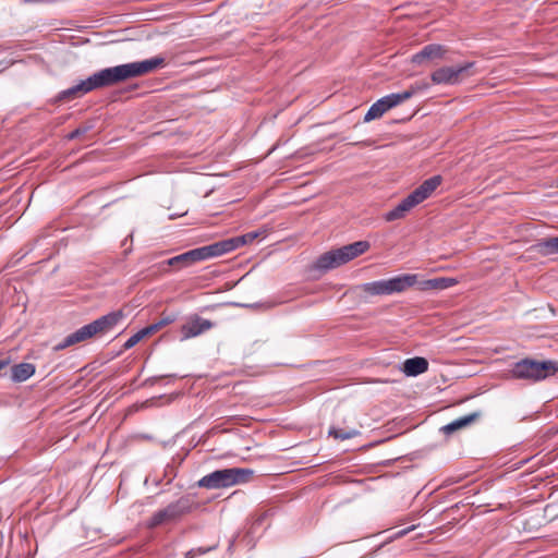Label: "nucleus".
Segmentation results:
<instances>
[{
	"mask_svg": "<svg viewBox=\"0 0 558 558\" xmlns=\"http://www.w3.org/2000/svg\"><path fill=\"white\" fill-rule=\"evenodd\" d=\"M344 264H347V262L341 247H339L336 250L328 251L320 255L317 258L315 266L318 269L329 270Z\"/></svg>",
	"mask_w": 558,
	"mask_h": 558,
	"instance_id": "4468645a",
	"label": "nucleus"
},
{
	"mask_svg": "<svg viewBox=\"0 0 558 558\" xmlns=\"http://www.w3.org/2000/svg\"><path fill=\"white\" fill-rule=\"evenodd\" d=\"M94 90L93 84L90 82V78L87 77L86 80L82 81L81 83L76 84L75 86H72L62 93L59 94L58 99L59 100H72L77 97H81L89 92Z\"/></svg>",
	"mask_w": 558,
	"mask_h": 558,
	"instance_id": "f3484780",
	"label": "nucleus"
},
{
	"mask_svg": "<svg viewBox=\"0 0 558 558\" xmlns=\"http://www.w3.org/2000/svg\"><path fill=\"white\" fill-rule=\"evenodd\" d=\"M92 130V125L89 124H83L78 128H76L74 131H72L71 133H69L66 135V138L68 140H75V138H78L80 136L86 134L88 131Z\"/></svg>",
	"mask_w": 558,
	"mask_h": 558,
	"instance_id": "a878e982",
	"label": "nucleus"
},
{
	"mask_svg": "<svg viewBox=\"0 0 558 558\" xmlns=\"http://www.w3.org/2000/svg\"><path fill=\"white\" fill-rule=\"evenodd\" d=\"M193 507V501L190 497L183 496L175 500L174 502L169 504L166 508L155 512L148 521V527L155 529L159 525L175 522L180 520L183 515L191 512Z\"/></svg>",
	"mask_w": 558,
	"mask_h": 558,
	"instance_id": "423d86ee",
	"label": "nucleus"
},
{
	"mask_svg": "<svg viewBox=\"0 0 558 558\" xmlns=\"http://www.w3.org/2000/svg\"><path fill=\"white\" fill-rule=\"evenodd\" d=\"M160 329H159L157 323H155V324H151V325L141 329L140 332L145 338V337L154 335L155 332H157Z\"/></svg>",
	"mask_w": 558,
	"mask_h": 558,
	"instance_id": "cd10ccee",
	"label": "nucleus"
},
{
	"mask_svg": "<svg viewBox=\"0 0 558 558\" xmlns=\"http://www.w3.org/2000/svg\"><path fill=\"white\" fill-rule=\"evenodd\" d=\"M534 248L542 255H551L558 253V236L547 238L538 241Z\"/></svg>",
	"mask_w": 558,
	"mask_h": 558,
	"instance_id": "4be33fe9",
	"label": "nucleus"
},
{
	"mask_svg": "<svg viewBox=\"0 0 558 558\" xmlns=\"http://www.w3.org/2000/svg\"><path fill=\"white\" fill-rule=\"evenodd\" d=\"M213 327H214L213 322L202 318L198 315H193L181 327L182 339L186 340V339H190L193 337H197V336L202 335L203 332L211 329Z\"/></svg>",
	"mask_w": 558,
	"mask_h": 558,
	"instance_id": "1a4fd4ad",
	"label": "nucleus"
},
{
	"mask_svg": "<svg viewBox=\"0 0 558 558\" xmlns=\"http://www.w3.org/2000/svg\"><path fill=\"white\" fill-rule=\"evenodd\" d=\"M165 59L155 57L141 62H132L100 70L89 76L94 89L109 87L129 78L145 75L163 66Z\"/></svg>",
	"mask_w": 558,
	"mask_h": 558,
	"instance_id": "f257e3e1",
	"label": "nucleus"
},
{
	"mask_svg": "<svg viewBox=\"0 0 558 558\" xmlns=\"http://www.w3.org/2000/svg\"><path fill=\"white\" fill-rule=\"evenodd\" d=\"M174 320H175L174 314L163 315L162 318L159 322H157V325H158L159 329H161L165 326L173 323Z\"/></svg>",
	"mask_w": 558,
	"mask_h": 558,
	"instance_id": "c85d7f7f",
	"label": "nucleus"
},
{
	"mask_svg": "<svg viewBox=\"0 0 558 558\" xmlns=\"http://www.w3.org/2000/svg\"><path fill=\"white\" fill-rule=\"evenodd\" d=\"M417 282V275L405 274L388 280H378L365 283L361 287L362 291L371 295H389L401 293Z\"/></svg>",
	"mask_w": 558,
	"mask_h": 558,
	"instance_id": "20e7f679",
	"label": "nucleus"
},
{
	"mask_svg": "<svg viewBox=\"0 0 558 558\" xmlns=\"http://www.w3.org/2000/svg\"><path fill=\"white\" fill-rule=\"evenodd\" d=\"M252 473L251 470L240 468L216 470L203 476L197 486L206 489L227 488L246 482Z\"/></svg>",
	"mask_w": 558,
	"mask_h": 558,
	"instance_id": "f03ea898",
	"label": "nucleus"
},
{
	"mask_svg": "<svg viewBox=\"0 0 558 558\" xmlns=\"http://www.w3.org/2000/svg\"><path fill=\"white\" fill-rule=\"evenodd\" d=\"M258 235H259V233H257V232H248L246 234L225 239L219 242H220L223 254H227V253H230V252L239 248L240 246H243L247 243H252Z\"/></svg>",
	"mask_w": 558,
	"mask_h": 558,
	"instance_id": "dca6fc26",
	"label": "nucleus"
},
{
	"mask_svg": "<svg viewBox=\"0 0 558 558\" xmlns=\"http://www.w3.org/2000/svg\"><path fill=\"white\" fill-rule=\"evenodd\" d=\"M415 206H417V204L413 201V198L410 195H408L393 209L387 211L384 215V219L387 222H391V221H395V220L402 219Z\"/></svg>",
	"mask_w": 558,
	"mask_h": 558,
	"instance_id": "2eb2a0df",
	"label": "nucleus"
},
{
	"mask_svg": "<svg viewBox=\"0 0 558 558\" xmlns=\"http://www.w3.org/2000/svg\"><path fill=\"white\" fill-rule=\"evenodd\" d=\"M457 283V280L453 278H435L429 279L423 282L424 290H444L450 287H453Z\"/></svg>",
	"mask_w": 558,
	"mask_h": 558,
	"instance_id": "5701e85b",
	"label": "nucleus"
},
{
	"mask_svg": "<svg viewBox=\"0 0 558 558\" xmlns=\"http://www.w3.org/2000/svg\"><path fill=\"white\" fill-rule=\"evenodd\" d=\"M35 369L32 363L15 364L11 368V378L15 383L25 381L35 374Z\"/></svg>",
	"mask_w": 558,
	"mask_h": 558,
	"instance_id": "aec40b11",
	"label": "nucleus"
},
{
	"mask_svg": "<svg viewBox=\"0 0 558 558\" xmlns=\"http://www.w3.org/2000/svg\"><path fill=\"white\" fill-rule=\"evenodd\" d=\"M167 265L174 267L177 269H181V268L189 266L187 260H185V258H184V254H180V255L169 258L167 260Z\"/></svg>",
	"mask_w": 558,
	"mask_h": 558,
	"instance_id": "393cba45",
	"label": "nucleus"
},
{
	"mask_svg": "<svg viewBox=\"0 0 558 558\" xmlns=\"http://www.w3.org/2000/svg\"><path fill=\"white\" fill-rule=\"evenodd\" d=\"M197 553H199V554H204V553H206V550L198 549V550L196 551L195 549H191V550H189V551L185 554V558H194V557L197 555Z\"/></svg>",
	"mask_w": 558,
	"mask_h": 558,
	"instance_id": "c756f323",
	"label": "nucleus"
},
{
	"mask_svg": "<svg viewBox=\"0 0 558 558\" xmlns=\"http://www.w3.org/2000/svg\"><path fill=\"white\" fill-rule=\"evenodd\" d=\"M369 248L371 243L368 241H356L354 243L341 246L347 263L363 255Z\"/></svg>",
	"mask_w": 558,
	"mask_h": 558,
	"instance_id": "6ab92c4d",
	"label": "nucleus"
},
{
	"mask_svg": "<svg viewBox=\"0 0 558 558\" xmlns=\"http://www.w3.org/2000/svg\"><path fill=\"white\" fill-rule=\"evenodd\" d=\"M185 260H187L189 266L196 262L205 260L211 257H217L223 255L220 242H215L209 245H205L202 247H197L191 250L189 252L183 253Z\"/></svg>",
	"mask_w": 558,
	"mask_h": 558,
	"instance_id": "9d476101",
	"label": "nucleus"
},
{
	"mask_svg": "<svg viewBox=\"0 0 558 558\" xmlns=\"http://www.w3.org/2000/svg\"><path fill=\"white\" fill-rule=\"evenodd\" d=\"M125 314L123 310L113 311L107 315H104L96 320L90 323V326L95 332V335H102L110 331L113 327H116L123 318Z\"/></svg>",
	"mask_w": 558,
	"mask_h": 558,
	"instance_id": "9b49d317",
	"label": "nucleus"
},
{
	"mask_svg": "<svg viewBox=\"0 0 558 558\" xmlns=\"http://www.w3.org/2000/svg\"><path fill=\"white\" fill-rule=\"evenodd\" d=\"M441 182L442 178L440 175H434L425 180L409 195L418 205L423 203L425 199H427L433 194V192L441 184Z\"/></svg>",
	"mask_w": 558,
	"mask_h": 558,
	"instance_id": "ddd939ff",
	"label": "nucleus"
},
{
	"mask_svg": "<svg viewBox=\"0 0 558 558\" xmlns=\"http://www.w3.org/2000/svg\"><path fill=\"white\" fill-rule=\"evenodd\" d=\"M474 62H465L456 66H441L432 72L430 80L436 85H457L473 75Z\"/></svg>",
	"mask_w": 558,
	"mask_h": 558,
	"instance_id": "0eeeda50",
	"label": "nucleus"
},
{
	"mask_svg": "<svg viewBox=\"0 0 558 558\" xmlns=\"http://www.w3.org/2000/svg\"><path fill=\"white\" fill-rule=\"evenodd\" d=\"M428 369V362L425 357L415 356L405 360L403 363V372L408 376H417Z\"/></svg>",
	"mask_w": 558,
	"mask_h": 558,
	"instance_id": "a211bd4d",
	"label": "nucleus"
},
{
	"mask_svg": "<svg viewBox=\"0 0 558 558\" xmlns=\"http://www.w3.org/2000/svg\"><path fill=\"white\" fill-rule=\"evenodd\" d=\"M142 339H144V337L141 335L140 331H137L136 333H134L132 337H130L125 343L123 344V348L125 350H129L131 348H133L135 344H137Z\"/></svg>",
	"mask_w": 558,
	"mask_h": 558,
	"instance_id": "bb28decb",
	"label": "nucleus"
},
{
	"mask_svg": "<svg viewBox=\"0 0 558 558\" xmlns=\"http://www.w3.org/2000/svg\"><path fill=\"white\" fill-rule=\"evenodd\" d=\"M447 52L448 48L446 46L439 44H429L413 54L411 62L416 65H422L426 62L444 60Z\"/></svg>",
	"mask_w": 558,
	"mask_h": 558,
	"instance_id": "6e6552de",
	"label": "nucleus"
},
{
	"mask_svg": "<svg viewBox=\"0 0 558 558\" xmlns=\"http://www.w3.org/2000/svg\"><path fill=\"white\" fill-rule=\"evenodd\" d=\"M557 371V362H538L531 359H524L513 365L511 375L517 379H529L537 381L554 375Z\"/></svg>",
	"mask_w": 558,
	"mask_h": 558,
	"instance_id": "7ed1b4c3",
	"label": "nucleus"
},
{
	"mask_svg": "<svg viewBox=\"0 0 558 558\" xmlns=\"http://www.w3.org/2000/svg\"><path fill=\"white\" fill-rule=\"evenodd\" d=\"M166 377H169V376L168 375H162V376L151 377V378L146 380V384L149 383V384L153 385V384L157 383L159 379L166 378Z\"/></svg>",
	"mask_w": 558,
	"mask_h": 558,
	"instance_id": "7c9ffc66",
	"label": "nucleus"
},
{
	"mask_svg": "<svg viewBox=\"0 0 558 558\" xmlns=\"http://www.w3.org/2000/svg\"><path fill=\"white\" fill-rule=\"evenodd\" d=\"M95 336L96 335H95L90 324H87V325L81 327L80 329H77L76 331H74L73 333L66 336L63 339V341H61L60 343H58L53 347V350L54 351L64 350V349L72 347L76 343L86 341Z\"/></svg>",
	"mask_w": 558,
	"mask_h": 558,
	"instance_id": "f8f14e48",
	"label": "nucleus"
},
{
	"mask_svg": "<svg viewBox=\"0 0 558 558\" xmlns=\"http://www.w3.org/2000/svg\"><path fill=\"white\" fill-rule=\"evenodd\" d=\"M423 88H424V86L414 84V85H411L409 87V89H407L402 93L390 94V95H387V96L378 99L376 102H374L371 106V108L364 116V122H369L372 120L383 117L388 110H390L391 108L410 99L413 95H415L417 92H420Z\"/></svg>",
	"mask_w": 558,
	"mask_h": 558,
	"instance_id": "39448f33",
	"label": "nucleus"
},
{
	"mask_svg": "<svg viewBox=\"0 0 558 558\" xmlns=\"http://www.w3.org/2000/svg\"><path fill=\"white\" fill-rule=\"evenodd\" d=\"M480 414L478 413H471L469 415H465L463 417H459L454 421H452L451 423L445 425L441 430L445 433V434H452L453 432L456 430H459L463 427H466L468 425L472 424L473 422H475L477 418H478Z\"/></svg>",
	"mask_w": 558,
	"mask_h": 558,
	"instance_id": "412c9836",
	"label": "nucleus"
},
{
	"mask_svg": "<svg viewBox=\"0 0 558 558\" xmlns=\"http://www.w3.org/2000/svg\"><path fill=\"white\" fill-rule=\"evenodd\" d=\"M329 435L336 439L345 440V439H351V438L357 436L359 432L355 429H342V428L331 427L329 429Z\"/></svg>",
	"mask_w": 558,
	"mask_h": 558,
	"instance_id": "b1692460",
	"label": "nucleus"
},
{
	"mask_svg": "<svg viewBox=\"0 0 558 558\" xmlns=\"http://www.w3.org/2000/svg\"><path fill=\"white\" fill-rule=\"evenodd\" d=\"M9 364L8 360L0 361V371Z\"/></svg>",
	"mask_w": 558,
	"mask_h": 558,
	"instance_id": "2f4dec72",
	"label": "nucleus"
}]
</instances>
